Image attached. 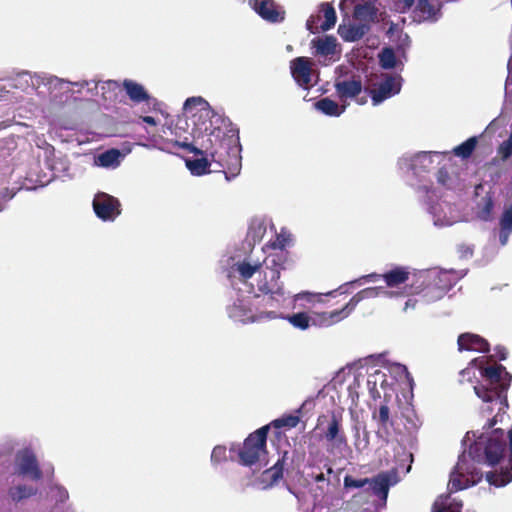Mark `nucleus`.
I'll return each mask as SVG.
<instances>
[{
	"instance_id": "nucleus-1",
	"label": "nucleus",
	"mask_w": 512,
	"mask_h": 512,
	"mask_svg": "<svg viewBox=\"0 0 512 512\" xmlns=\"http://www.w3.org/2000/svg\"><path fill=\"white\" fill-rule=\"evenodd\" d=\"M184 113L191 118L192 141L185 138L175 145L195 155H206L226 169L225 177L231 180L241 171V146L238 130L229 120L217 115L202 97L188 98L183 106Z\"/></svg>"
},
{
	"instance_id": "nucleus-2",
	"label": "nucleus",
	"mask_w": 512,
	"mask_h": 512,
	"mask_svg": "<svg viewBox=\"0 0 512 512\" xmlns=\"http://www.w3.org/2000/svg\"><path fill=\"white\" fill-rule=\"evenodd\" d=\"M507 453V437L503 429L497 428L481 433L465 448L450 473V492L466 489L481 481L483 472L479 465L493 467L504 459Z\"/></svg>"
},
{
	"instance_id": "nucleus-3",
	"label": "nucleus",
	"mask_w": 512,
	"mask_h": 512,
	"mask_svg": "<svg viewBox=\"0 0 512 512\" xmlns=\"http://www.w3.org/2000/svg\"><path fill=\"white\" fill-rule=\"evenodd\" d=\"M292 239V234L282 228L279 233H276L275 240L271 243L272 248L279 251L264 259L263 278L258 281L257 287L259 291L266 293L263 300L271 307H284L291 297L279 278L280 270L283 269L286 260L284 248L290 245Z\"/></svg>"
},
{
	"instance_id": "nucleus-4",
	"label": "nucleus",
	"mask_w": 512,
	"mask_h": 512,
	"mask_svg": "<svg viewBox=\"0 0 512 512\" xmlns=\"http://www.w3.org/2000/svg\"><path fill=\"white\" fill-rule=\"evenodd\" d=\"M471 367L462 370V376L470 375L473 368H477L481 375V383L474 386L476 395L485 403L498 406V413L505 412L508 407L507 390L510 386L512 376L505 367L493 363L488 364L485 357L476 358L471 361Z\"/></svg>"
},
{
	"instance_id": "nucleus-5",
	"label": "nucleus",
	"mask_w": 512,
	"mask_h": 512,
	"mask_svg": "<svg viewBox=\"0 0 512 512\" xmlns=\"http://www.w3.org/2000/svg\"><path fill=\"white\" fill-rule=\"evenodd\" d=\"M260 295H249L243 298L237 299L227 309L228 315L234 321L247 323L256 321L272 320L281 317L278 314V309L281 307H271L265 303L264 296Z\"/></svg>"
},
{
	"instance_id": "nucleus-6",
	"label": "nucleus",
	"mask_w": 512,
	"mask_h": 512,
	"mask_svg": "<svg viewBox=\"0 0 512 512\" xmlns=\"http://www.w3.org/2000/svg\"><path fill=\"white\" fill-rule=\"evenodd\" d=\"M268 426L261 427L254 433L250 434L243 445L238 448V456L240 463L245 466H252L255 464H266V439Z\"/></svg>"
},
{
	"instance_id": "nucleus-7",
	"label": "nucleus",
	"mask_w": 512,
	"mask_h": 512,
	"mask_svg": "<svg viewBox=\"0 0 512 512\" xmlns=\"http://www.w3.org/2000/svg\"><path fill=\"white\" fill-rule=\"evenodd\" d=\"M397 482L396 473H380L374 478H361L355 479L350 475L344 477L345 489H364V491H371L374 495L378 496L383 501V506L386 504L389 488Z\"/></svg>"
},
{
	"instance_id": "nucleus-8",
	"label": "nucleus",
	"mask_w": 512,
	"mask_h": 512,
	"mask_svg": "<svg viewBox=\"0 0 512 512\" xmlns=\"http://www.w3.org/2000/svg\"><path fill=\"white\" fill-rule=\"evenodd\" d=\"M447 152H419L416 154H404L398 160V167L404 173L412 172L414 175L428 172L434 164H440Z\"/></svg>"
},
{
	"instance_id": "nucleus-9",
	"label": "nucleus",
	"mask_w": 512,
	"mask_h": 512,
	"mask_svg": "<svg viewBox=\"0 0 512 512\" xmlns=\"http://www.w3.org/2000/svg\"><path fill=\"white\" fill-rule=\"evenodd\" d=\"M15 466L20 476L28 477L33 481H39L42 478L37 457L30 448L21 449L16 453Z\"/></svg>"
},
{
	"instance_id": "nucleus-10",
	"label": "nucleus",
	"mask_w": 512,
	"mask_h": 512,
	"mask_svg": "<svg viewBox=\"0 0 512 512\" xmlns=\"http://www.w3.org/2000/svg\"><path fill=\"white\" fill-rule=\"evenodd\" d=\"M93 209L96 216L103 221H114L121 213L118 199L104 192L95 195Z\"/></svg>"
},
{
	"instance_id": "nucleus-11",
	"label": "nucleus",
	"mask_w": 512,
	"mask_h": 512,
	"mask_svg": "<svg viewBox=\"0 0 512 512\" xmlns=\"http://www.w3.org/2000/svg\"><path fill=\"white\" fill-rule=\"evenodd\" d=\"M402 78L400 75L385 74L378 87L371 91V99L374 106L384 100L398 94L401 90Z\"/></svg>"
},
{
	"instance_id": "nucleus-12",
	"label": "nucleus",
	"mask_w": 512,
	"mask_h": 512,
	"mask_svg": "<svg viewBox=\"0 0 512 512\" xmlns=\"http://www.w3.org/2000/svg\"><path fill=\"white\" fill-rule=\"evenodd\" d=\"M428 211L433 218L434 225L438 227L450 226L460 219L456 207L446 201L429 205Z\"/></svg>"
},
{
	"instance_id": "nucleus-13",
	"label": "nucleus",
	"mask_w": 512,
	"mask_h": 512,
	"mask_svg": "<svg viewBox=\"0 0 512 512\" xmlns=\"http://www.w3.org/2000/svg\"><path fill=\"white\" fill-rule=\"evenodd\" d=\"M252 9L269 23H280L285 18V11L273 0H249Z\"/></svg>"
},
{
	"instance_id": "nucleus-14",
	"label": "nucleus",
	"mask_w": 512,
	"mask_h": 512,
	"mask_svg": "<svg viewBox=\"0 0 512 512\" xmlns=\"http://www.w3.org/2000/svg\"><path fill=\"white\" fill-rule=\"evenodd\" d=\"M290 71L295 82L302 88L312 86V63L306 57H297L290 62Z\"/></svg>"
},
{
	"instance_id": "nucleus-15",
	"label": "nucleus",
	"mask_w": 512,
	"mask_h": 512,
	"mask_svg": "<svg viewBox=\"0 0 512 512\" xmlns=\"http://www.w3.org/2000/svg\"><path fill=\"white\" fill-rule=\"evenodd\" d=\"M451 276L452 274L448 271H433L428 274L429 280L436 286V292L432 296L426 293L427 302L437 301L446 294L453 285Z\"/></svg>"
},
{
	"instance_id": "nucleus-16",
	"label": "nucleus",
	"mask_w": 512,
	"mask_h": 512,
	"mask_svg": "<svg viewBox=\"0 0 512 512\" xmlns=\"http://www.w3.org/2000/svg\"><path fill=\"white\" fill-rule=\"evenodd\" d=\"M23 75H27L30 77L31 85L35 89H39L41 86L47 87L49 93L51 94L54 90L60 89L62 90L64 86L71 84L70 82L64 81L56 76H52L46 73H34L31 74L29 72H23ZM74 85H79L78 83H73Z\"/></svg>"
},
{
	"instance_id": "nucleus-17",
	"label": "nucleus",
	"mask_w": 512,
	"mask_h": 512,
	"mask_svg": "<svg viewBox=\"0 0 512 512\" xmlns=\"http://www.w3.org/2000/svg\"><path fill=\"white\" fill-rule=\"evenodd\" d=\"M372 419L377 423V436L387 442L393 426L389 407L386 404H381L377 410L372 412Z\"/></svg>"
},
{
	"instance_id": "nucleus-18",
	"label": "nucleus",
	"mask_w": 512,
	"mask_h": 512,
	"mask_svg": "<svg viewBox=\"0 0 512 512\" xmlns=\"http://www.w3.org/2000/svg\"><path fill=\"white\" fill-rule=\"evenodd\" d=\"M122 87L128 98L135 104L150 103L152 100L145 87L132 79H124Z\"/></svg>"
},
{
	"instance_id": "nucleus-19",
	"label": "nucleus",
	"mask_w": 512,
	"mask_h": 512,
	"mask_svg": "<svg viewBox=\"0 0 512 512\" xmlns=\"http://www.w3.org/2000/svg\"><path fill=\"white\" fill-rule=\"evenodd\" d=\"M370 28L366 23L341 24L338 27V34L346 42H355L363 38Z\"/></svg>"
},
{
	"instance_id": "nucleus-20",
	"label": "nucleus",
	"mask_w": 512,
	"mask_h": 512,
	"mask_svg": "<svg viewBox=\"0 0 512 512\" xmlns=\"http://www.w3.org/2000/svg\"><path fill=\"white\" fill-rule=\"evenodd\" d=\"M458 347L460 351L467 350L482 353L489 351L488 342L479 335L472 333L461 334L458 337Z\"/></svg>"
},
{
	"instance_id": "nucleus-21",
	"label": "nucleus",
	"mask_w": 512,
	"mask_h": 512,
	"mask_svg": "<svg viewBox=\"0 0 512 512\" xmlns=\"http://www.w3.org/2000/svg\"><path fill=\"white\" fill-rule=\"evenodd\" d=\"M437 183L446 189H456L461 184L457 169L449 164L442 166L436 173Z\"/></svg>"
},
{
	"instance_id": "nucleus-22",
	"label": "nucleus",
	"mask_w": 512,
	"mask_h": 512,
	"mask_svg": "<svg viewBox=\"0 0 512 512\" xmlns=\"http://www.w3.org/2000/svg\"><path fill=\"white\" fill-rule=\"evenodd\" d=\"M336 93L341 101L355 98L362 91V82L359 79L340 80L334 84Z\"/></svg>"
},
{
	"instance_id": "nucleus-23",
	"label": "nucleus",
	"mask_w": 512,
	"mask_h": 512,
	"mask_svg": "<svg viewBox=\"0 0 512 512\" xmlns=\"http://www.w3.org/2000/svg\"><path fill=\"white\" fill-rule=\"evenodd\" d=\"M378 8L374 1L368 0L355 6L353 16L360 23L369 26L377 20Z\"/></svg>"
},
{
	"instance_id": "nucleus-24",
	"label": "nucleus",
	"mask_w": 512,
	"mask_h": 512,
	"mask_svg": "<svg viewBox=\"0 0 512 512\" xmlns=\"http://www.w3.org/2000/svg\"><path fill=\"white\" fill-rule=\"evenodd\" d=\"M440 17V10L429 0H418L414 10V19L418 22H435Z\"/></svg>"
},
{
	"instance_id": "nucleus-25",
	"label": "nucleus",
	"mask_w": 512,
	"mask_h": 512,
	"mask_svg": "<svg viewBox=\"0 0 512 512\" xmlns=\"http://www.w3.org/2000/svg\"><path fill=\"white\" fill-rule=\"evenodd\" d=\"M341 421L333 414L331 420L328 423L325 431V439L328 442H333V448L340 449L342 446H346V438L343 434H340Z\"/></svg>"
},
{
	"instance_id": "nucleus-26",
	"label": "nucleus",
	"mask_w": 512,
	"mask_h": 512,
	"mask_svg": "<svg viewBox=\"0 0 512 512\" xmlns=\"http://www.w3.org/2000/svg\"><path fill=\"white\" fill-rule=\"evenodd\" d=\"M366 385L371 397L376 400L381 397L380 389L385 390L387 386V375L383 371L376 369L369 373Z\"/></svg>"
},
{
	"instance_id": "nucleus-27",
	"label": "nucleus",
	"mask_w": 512,
	"mask_h": 512,
	"mask_svg": "<svg viewBox=\"0 0 512 512\" xmlns=\"http://www.w3.org/2000/svg\"><path fill=\"white\" fill-rule=\"evenodd\" d=\"M512 234V204L506 205L499 219V242L501 246L508 243Z\"/></svg>"
},
{
	"instance_id": "nucleus-28",
	"label": "nucleus",
	"mask_w": 512,
	"mask_h": 512,
	"mask_svg": "<svg viewBox=\"0 0 512 512\" xmlns=\"http://www.w3.org/2000/svg\"><path fill=\"white\" fill-rule=\"evenodd\" d=\"M315 54L319 56H332L337 50V39L334 36L317 37L311 41Z\"/></svg>"
},
{
	"instance_id": "nucleus-29",
	"label": "nucleus",
	"mask_w": 512,
	"mask_h": 512,
	"mask_svg": "<svg viewBox=\"0 0 512 512\" xmlns=\"http://www.w3.org/2000/svg\"><path fill=\"white\" fill-rule=\"evenodd\" d=\"M283 475V459L278 460L271 468L266 469L259 478L260 488L265 490L274 485Z\"/></svg>"
},
{
	"instance_id": "nucleus-30",
	"label": "nucleus",
	"mask_w": 512,
	"mask_h": 512,
	"mask_svg": "<svg viewBox=\"0 0 512 512\" xmlns=\"http://www.w3.org/2000/svg\"><path fill=\"white\" fill-rule=\"evenodd\" d=\"M36 487L28 484H18L11 486L8 489L7 495L11 502L18 504L26 499H29L37 494Z\"/></svg>"
},
{
	"instance_id": "nucleus-31",
	"label": "nucleus",
	"mask_w": 512,
	"mask_h": 512,
	"mask_svg": "<svg viewBox=\"0 0 512 512\" xmlns=\"http://www.w3.org/2000/svg\"><path fill=\"white\" fill-rule=\"evenodd\" d=\"M380 295L386 296V297H393L395 295H399V293H395L393 291H389L385 289L384 287H369L365 288L361 291H359L357 294H355L351 299V306H354V308L357 306V304L368 298H375Z\"/></svg>"
},
{
	"instance_id": "nucleus-32",
	"label": "nucleus",
	"mask_w": 512,
	"mask_h": 512,
	"mask_svg": "<svg viewBox=\"0 0 512 512\" xmlns=\"http://www.w3.org/2000/svg\"><path fill=\"white\" fill-rule=\"evenodd\" d=\"M461 508V501L451 499L450 495H441L434 502L432 512H461Z\"/></svg>"
},
{
	"instance_id": "nucleus-33",
	"label": "nucleus",
	"mask_w": 512,
	"mask_h": 512,
	"mask_svg": "<svg viewBox=\"0 0 512 512\" xmlns=\"http://www.w3.org/2000/svg\"><path fill=\"white\" fill-rule=\"evenodd\" d=\"M314 106L321 113L332 117L340 116L346 109V105L339 106L337 102L328 97L320 99Z\"/></svg>"
},
{
	"instance_id": "nucleus-34",
	"label": "nucleus",
	"mask_w": 512,
	"mask_h": 512,
	"mask_svg": "<svg viewBox=\"0 0 512 512\" xmlns=\"http://www.w3.org/2000/svg\"><path fill=\"white\" fill-rule=\"evenodd\" d=\"M409 278V271L405 267H396L383 274V280L388 287L394 288L405 283Z\"/></svg>"
},
{
	"instance_id": "nucleus-35",
	"label": "nucleus",
	"mask_w": 512,
	"mask_h": 512,
	"mask_svg": "<svg viewBox=\"0 0 512 512\" xmlns=\"http://www.w3.org/2000/svg\"><path fill=\"white\" fill-rule=\"evenodd\" d=\"M122 155L117 149H110L100 153L95 158V165L104 168H116L120 165Z\"/></svg>"
},
{
	"instance_id": "nucleus-36",
	"label": "nucleus",
	"mask_w": 512,
	"mask_h": 512,
	"mask_svg": "<svg viewBox=\"0 0 512 512\" xmlns=\"http://www.w3.org/2000/svg\"><path fill=\"white\" fill-rule=\"evenodd\" d=\"M494 201L490 193H487L477 202L476 215L483 221H491L493 219Z\"/></svg>"
},
{
	"instance_id": "nucleus-37",
	"label": "nucleus",
	"mask_w": 512,
	"mask_h": 512,
	"mask_svg": "<svg viewBox=\"0 0 512 512\" xmlns=\"http://www.w3.org/2000/svg\"><path fill=\"white\" fill-rule=\"evenodd\" d=\"M354 432V446L358 452L366 450L369 446V433L366 430V426L360 423L353 427Z\"/></svg>"
},
{
	"instance_id": "nucleus-38",
	"label": "nucleus",
	"mask_w": 512,
	"mask_h": 512,
	"mask_svg": "<svg viewBox=\"0 0 512 512\" xmlns=\"http://www.w3.org/2000/svg\"><path fill=\"white\" fill-rule=\"evenodd\" d=\"M264 266V262L252 261L250 259L244 260L236 264V271L243 279L251 278L256 271Z\"/></svg>"
},
{
	"instance_id": "nucleus-39",
	"label": "nucleus",
	"mask_w": 512,
	"mask_h": 512,
	"mask_svg": "<svg viewBox=\"0 0 512 512\" xmlns=\"http://www.w3.org/2000/svg\"><path fill=\"white\" fill-rule=\"evenodd\" d=\"M320 11L323 13L324 21L320 28L322 31H328L334 27L336 23V12L334 7L330 3H322L320 5Z\"/></svg>"
},
{
	"instance_id": "nucleus-40",
	"label": "nucleus",
	"mask_w": 512,
	"mask_h": 512,
	"mask_svg": "<svg viewBox=\"0 0 512 512\" xmlns=\"http://www.w3.org/2000/svg\"><path fill=\"white\" fill-rule=\"evenodd\" d=\"M278 314L281 316L280 318H284L280 313H278ZM285 318L289 321V323L293 327L300 329V330H306L310 326H312L311 316H309L307 313H304V312L295 313V314L289 315Z\"/></svg>"
},
{
	"instance_id": "nucleus-41",
	"label": "nucleus",
	"mask_w": 512,
	"mask_h": 512,
	"mask_svg": "<svg viewBox=\"0 0 512 512\" xmlns=\"http://www.w3.org/2000/svg\"><path fill=\"white\" fill-rule=\"evenodd\" d=\"M186 166L193 175H203L209 172L210 162L207 157L186 160Z\"/></svg>"
},
{
	"instance_id": "nucleus-42",
	"label": "nucleus",
	"mask_w": 512,
	"mask_h": 512,
	"mask_svg": "<svg viewBox=\"0 0 512 512\" xmlns=\"http://www.w3.org/2000/svg\"><path fill=\"white\" fill-rule=\"evenodd\" d=\"M378 57L383 69H393L397 66L398 61L392 48H383Z\"/></svg>"
},
{
	"instance_id": "nucleus-43",
	"label": "nucleus",
	"mask_w": 512,
	"mask_h": 512,
	"mask_svg": "<svg viewBox=\"0 0 512 512\" xmlns=\"http://www.w3.org/2000/svg\"><path fill=\"white\" fill-rule=\"evenodd\" d=\"M477 145V138L471 137L453 149V153L461 158H468Z\"/></svg>"
},
{
	"instance_id": "nucleus-44",
	"label": "nucleus",
	"mask_w": 512,
	"mask_h": 512,
	"mask_svg": "<svg viewBox=\"0 0 512 512\" xmlns=\"http://www.w3.org/2000/svg\"><path fill=\"white\" fill-rule=\"evenodd\" d=\"M354 309V306H351V301H349L343 308L327 312V319L330 326L347 318Z\"/></svg>"
},
{
	"instance_id": "nucleus-45",
	"label": "nucleus",
	"mask_w": 512,
	"mask_h": 512,
	"mask_svg": "<svg viewBox=\"0 0 512 512\" xmlns=\"http://www.w3.org/2000/svg\"><path fill=\"white\" fill-rule=\"evenodd\" d=\"M51 500L55 503H65L69 499L68 490L60 484H52L49 488Z\"/></svg>"
},
{
	"instance_id": "nucleus-46",
	"label": "nucleus",
	"mask_w": 512,
	"mask_h": 512,
	"mask_svg": "<svg viewBox=\"0 0 512 512\" xmlns=\"http://www.w3.org/2000/svg\"><path fill=\"white\" fill-rule=\"evenodd\" d=\"M300 422V418L297 415L289 414L284 415L278 419H275L272 422V425L275 428H294L296 427Z\"/></svg>"
},
{
	"instance_id": "nucleus-47",
	"label": "nucleus",
	"mask_w": 512,
	"mask_h": 512,
	"mask_svg": "<svg viewBox=\"0 0 512 512\" xmlns=\"http://www.w3.org/2000/svg\"><path fill=\"white\" fill-rule=\"evenodd\" d=\"M265 231V224L260 220H256L251 223L248 233L254 242H259L263 238Z\"/></svg>"
},
{
	"instance_id": "nucleus-48",
	"label": "nucleus",
	"mask_w": 512,
	"mask_h": 512,
	"mask_svg": "<svg viewBox=\"0 0 512 512\" xmlns=\"http://www.w3.org/2000/svg\"><path fill=\"white\" fill-rule=\"evenodd\" d=\"M389 371L394 374L397 380H407L409 383L412 381L410 373L405 365L394 363L390 366Z\"/></svg>"
},
{
	"instance_id": "nucleus-49",
	"label": "nucleus",
	"mask_w": 512,
	"mask_h": 512,
	"mask_svg": "<svg viewBox=\"0 0 512 512\" xmlns=\"http://www.w3.org/2000/svg\"><path fill=\"white\" fill-rule=\"evenodd\" d=\"M324 469L326 472L319 471L315 472L314 470L308 474V476L314 480L316 483H326L329 484V478L328 476L333 473V468L328 464H324Z\"/></svg>"
},
{
	"instance_id": "nucleus-50",
	"label": "nucleus",
	"mask_w": 512,
	"mask_h": 512,
	"mask_svg": "<svg viewBox=\"0 0 512 512\" xmlns=\"http://www.w3.org/2000/svg\"><path fill=\"white\" fill-rule=\"evenodd\" d=\"M226 460V447L215 446L211 453V462L213 464H219Z\"/></svg>"
},
{
	"instance_id": "nucleus-51",
	"label": "nucleus",
	"mask_w": 512,
	"mask_h": 512,
	"mask_svg": "<svg viewBox=\"0 0 512 512\" xmlns=\"http://www.w3.org/2000/svg\"><path fill=\"white\" fill-rule=\"evenodd\" d=\"M498 153L503 160L508 159L512 155V134L499 146Z\"/></svg>"
},
{
	"instance_id": "nucleus-52",
	"label": "nucleus",
	"mask_w": 512,
	"mask_h": 512,
	"mask_svg": "<svg viewBox=\"0 0 512 512\" xmlns=\"http://www.w3.org/2000/svg\"><path fill=\"white\" fill-rule=\"evenodd\" d=\"M327 318V312L314 313L311 316L312 326L329 327L330 323Z\"/></svg>"
},
{
	"instance_id": "nucleus-53",
	"label": "nucleus",
	"mask_w": 512,
	"mask_h": 512,
	"mask_svg": "<svg viewBox=\"0 0 512 512\" xmlns=\"http://www.w3.org/2000/svg\"><path fill=\"white\" fill-rule=\"evenodd\" d=\"M395 10L400 13H405L411 9L415 0H392Z\"/></svg>"
},
{
	"instance_id": "nucleus-54",
	"label": "nucleus",
	"mask_w": 512,
	"mask_h": 512,
	"mask_svg": "<svg viewBox=\"0 0 512 512\" xmlns=\"http://www.w3.org/2000/svg\"><path fill=\"white\" fill-rule=\"evenodd\" d=\"M380 279H383V274L371 273V274L364 275V276L360 277L359 279L353 281L352 283H356V282L361 283L362 281L378 282Z\"/></svg>"
},
{
	"instance_id": "nucleus-55",
	"label": "nucleus",
	"mask_w": 512,
	"mask_h": 512,
	"mask_svg": "<svg viewBox=\"0 0 512 512\" xmlns=\"http://www.w3.org/2000/svg\"><path fill=\"white\" fill-rule=\"evenodd\" d=\"M16 195L14 190H10L9 188H4L0 191V200L1 201H9Z\"/></svg>"
},
{
	"instance_id": "nucleus-56",
	"label": "nucleus",
	"mask_w": 512,
	"mask_h": 512,
	"mask_svg": "<svg viewBox=\"0 0 512 512\" xmlns=\"http://www.w3.org/2000/svg\"><path fill=\"white\" fill-rule=\"evenodd\" d=\"M318 16H310L309 19L307 20V23H306V26H307V29L312 32V33H315L317 31V20H318Z\"/></svg>"
},
{
	"instance_id": "nucleus-57",
	"label": "nucleus",
	"mask_w": 512,
	"mask_h": 512,
	"mask_svg": "<svg viewBox=\"0 0 512 512\" xmlns=\"http://www.w3.org/2000/svg\"><path fill=\"white\" fill-rule=\"evenodd\" d=\"M459 252L461 253L462 257L468 258L473 255V248L469 245H461L459 247Z\"/></svg>"
},
{
	"instance_id": "nucleus-58",
	"label": "nucleus",
	"mask_w": 512,
	"mask_h": 512,
	"mask_svg": "<svg viewBox=\"0 0 512 512\" xmlns=\"http://www.w3.org/2000/svg\"><path fill=\"white\" fill-rule=\"evenodd\" d=\"M436 292V286L433 285V282L430 281L429 285L424 289L423 297L427 301L426 293H428L429 296L434 295Z\"/></svg>"
},
{
	"instance_id": "nucleus-59",
	"label": "nucleus",
	"mask_w": 512,
	"mask_h": 512,
	"mask_svg": "<svg viewBox=\"0 0 512 512\" xmlns=\"http://www.w3.org/2000/svg\"><path fill=\"white\" fill-rule=\"evenodd\" d=\"M496 350H497V355L499 356L500 360L506 359L507 352H506L505 348L497 347Z\"/></svg>"
},
{
	"instance_id": "nucleus-60",
	"label": "nucleus",
	"mask_w": 512,
	"mask_h": 512,
	"mask_svg": "<svg viewBox=\"0 0 512 512\" xmlns=\"http://www.w3.org/2000/svg\"><path fill=\"white\" fill-rule=\"evenodd\" d=\"M142 120H143V122H145L146 124H149L151 126H156V124H157L155 118L151 117V116H144V117H142Z\"/></svg>"
},
{
	"instance_id": "nucleus-61",
	"label": "nucleus",
	"mask_w": 512,
	"mask_h": 512,
	"mask_svg": "<svg viewBox=\"0 0 512 512\" xmlns=\"http://www.w3.org/2000/svg\"><path fill=\"white\" fill-rule=\"evenodd\" d=\"M417 301L414 299H408L405 303L404 310H408L409 308H415Z\"/></svg>"
},
{
	"instance_id": "nucleus-62",
	"label": "nucleus",
	"mask_w": 512,
	"mask_h": 512,
	"mask_svg": "<svg viewBox=\"0 0 512 512\" xmlns=\"http://www.w3.org/2000/svg\"><path fill=\"white\" fill-rule=\"evenodd\" d=\"M497 119H494L487 127V131H494L495 129V126H496V123H497Z\"/></svg>"
},
{
	"instance_id": "nucleus-63",
	"label": "nucleus",
	"mask_w": 512,
	"mask_h": 512,
	"mask_svg": "<svg viewBox=\"0 0 512 512\" xmlns=\"http://www.w3.org/2000/svg\"><path fill=\"white\" fill-rule=\"evenodd\" d=\"M470 434H471V432H467V434H466V436H465V438L463 440V445L464 446H466L467 442L470 441ZM472 436L475 437V433L474 432H472Z\"/></svg>"
},
{
	"instance_id": "nucleus-64",
	"label": "nucleus",
	"mask_w": 512,
	"mask_h": 512,
	"mask_svg": "<svg viewBox=\"0 0 512 512\" xmlns=\"http://www.w3.org/2000/svg\"><path fill=\"white\" fill-rule=\"evenodd\" d=\"M419 192L429 194V188L427 185H421L418 187Z\"/></svg>"
}]
</instances>
